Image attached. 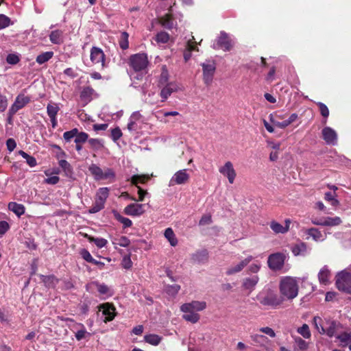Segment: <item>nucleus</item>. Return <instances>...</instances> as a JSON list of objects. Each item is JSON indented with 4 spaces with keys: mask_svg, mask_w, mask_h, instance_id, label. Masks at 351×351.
<instances>
[{
    "mask_svg": "<svg viewBox=\"0 0 351 351\" xmlns=\"http://www.w3.org/2000/svg\"><path fill=\"white\" fill-rule=\"evenodd\" d=\"M78 130L77 128H73L70 131L65 132L63 134L64 139L66 142H69L73 137H75L78 133Z\"/></svg>",
    "mask_w": 351,
    "mask_h": 351,
    "instance_id": "55",
    "label": "nucleus"
},
{
    "mask_svg": "<svg viewBox=\"0 0 351 351\" xmlns=\"http://www.w3.org/2000/svg\"><path fill=\"white\" fill-rule=\"evenodd\" d=\"M330 319L327 317L315 316L313 319V325L319 334L324 335Z\"/></svg>",
    "mask_w": 351,
    "mask_h": 351,
    "instance_id": "18",
    "label": "nucleus"
},
{
    "mask_svg": "<svg viewBox=\"0 0 351 351\" xmlns=\"http://www.w3.org/2000/svg\"><path fill=\"white\" fill-rule=\"evenodd\" d=\"M30 100V97L29 96L25 95L23 93L18 95L15 99L14 102L9 109V120H11L12 117L16 113L18 110L23 108L27 104H29Z\"/></svg>",
    "mask_w": 351,
    "mask_h": 351,
    "instance_id": "5",
    "label": "nucleus"
},
{
    "mask_svg": "<svg viewBox=\"0 0 351 351\" xmlns=\"http://www.w3.org/2000/svg\"><path fill=\"white\" fill-rule=\"evenodd\" d=\"M59 110V104L57 103L51 101L47 106V112L49 118L56 117Z\"/></svg>",
    "mask_w": 351,
    "mask_h": 351,
    "instance_id": "33",
    "label": "nucleus"
},
{
    "mask_svg": "<svg viewBox=\"0 0 351 351\" xmlns=\"http://www.w3.org/2000/svg\"><path fill=\"white\" fill-rule=\"evenodd\" d=\"M40 278L45 285L48 287H54L58 282V278L53 275H40Z\"/></svg>",
    "mask_w": 351,
    "mask_h": 351,
    "instance_id": "35",
    "label": "nucleus"
},
{
    "mask_svg": "<svg viewBox=\"0 0 351 351\" xmlns=\"http://www.w3.org/2000/svg\"><path fill=\"white\" fill-rule=\"evenodd\" d=\"M19 154L26 160L27 163L31 167H35L36 165V158L33 156H29L26 152L20 150Z\"/></svg>",
    "mask_w": 351,
    "mask_h": 351,
    "instance_id": "49",
    "label": "nucleus"
},
{
    "mask_svg": "<svg viewBox=\"0 0 351 351\" xmlns=\"http://www.w3.org/2000/svg\"><path fill=\"white\" fill-rule=\"evenodd\" d=\"M160 23L163 27L167 29H172L173 27V22L171 15L170 14H165L160 19Z\"/></svg>",
    "mask_w": 351,
    "mask_h": 351,
    "instance_id": "45",
    "label": "nucleus"
},
{
    "mask_svg": "<svg viewBox=\"0 0 351 351\" xmlns=\"http://www.w3.org/2000/svg\"><path fill=\"white\" fill-rule=\"evenodd\" d=\"M261 267V264L260 262L256 261L251 264L247 268V272L249 274H256L259 271Z\"/></svg>",
    "mask_w": 351,
    "mask_h": 351,
    "instance_id": "56",
    "label": "nucleus"
},
{
    "mask_svg": "<svg viewBox=\"0 0 351 351\" xmlns=\"http://www.w3.org/2000/svg\"><path fill=\"white\" fill-rule=\"evenodd\" d=\"M88 141V135L87 133L81 132L77 133V136L75 138V144H82L84 143L86 141Z\"/></svg>",
    "mask_w": 351,
    "mask_h": 351,
    "instance_id": "53",
    "label": "nucleus"
},
{
    "mask_svg": "<svg viewBox=\"0 0 351 351\" xmlns=\"http://www.w3.org/2000/svg\"><path fill=\"white\" fill-rule=\"evenodd\" d=\"M254 259L252 256H248L239 263L230 266L226 270L227 275H232L241 271L244 267H245L252 260Z\"/></svg>",
    "mask_w": 351,
    "mask_h": 351,
    "instance_id": "14",
    "label": "nucleus"
},
{
    "mask_svg": "<svg viewBox=\"0 0 351 351\" xmlns=\"http://www.w3.org/2000/svg\"><path fill=\"white\" fill-rule=\"evenodd\" d=\"M317 105L319 108L321 114L324 118V119L323 120V123L325 124L326 123L327 118L329 116V110L328 107L322 102H317Z\"/></svg>",
    "mask_w": 351,
    "mask_h": 351,
    "instance_id": "50",
    "label": "nucleus"
},
{
    "mask_svg": "<svg viewBox=\"0 0 351 351\" xmlns=\"http://www.w3.org/2000/svg\"><path fill=\"white\" fill-rule=\"evenodd\" d=\"M149 178V176L135 175L132 177L131 182L133 184L137 185L138 183H145Z\"/></svg>",
    "mask_w": 351,
    "mask_h": 351,
    "instance_id": "52",
    "label": "nucleus"
},
{
    "mask_svg": "<svg viewBox=\"0 0 351 351\" xmlns=\"http://www.w3.org/2000/svg\"><path fill=\"white\" fill-rule=\"evenodd\" d=\"M8 207L10 210L18 217H21L25 213V208L23 204L12 202L8 204Z\"/></svg>",
    "mask_w": 351,
    "mask_h": 351,
    "instance_id": "30",
    "label": "nucleus"
},
{
    "mask_svg": "<svg viewBox=\"0 0 351 351\" xmlns=\"http://www.w3.org/2000/svg\"><path fill=\"white\" fill-rule=\"evenodd\" d=\"M291 251L295 256H304L307 253V245L304 242H300L292 247Z\"/></svg>",
    "mask_w": 351,
    "mask_h": 351,
    "instance_id": "29",
    "label": "nucleus"
},
{
    "mask_svg": "<svg viewBox=\"0 0 351 351\" xmlns=\"http://www.w3.org/2000/svg\"><path fill=\"white\" fill-rule=\"evenodd\" d=\"M279 289L282 301L285 300H292L298 295V281L293 277H283L280 281Z\"/></svg>",
    "mask_w": 351,
    "mask_h": 351,
    "instance_id": "2",
    "label": "nucleus"
},
{
    "mask_svg": "<svg viewBox=\"0 0 351 351\" xmlns=\"http://www.w3.org/2000/svg\"><path fill=\"white\" fill-rule=\"evenodd\" d=\"M109 195V189L108 187L99 188L96 194V199L105 204Z\"/></svg>",
    "mask_w": 351,
    "mask_h": 351,
    "instance_id": "36",
    "label": "nucleus"
},
{
    "mask_svg": "<svg viewBox=\"0 0 351 351\" xmlns=\"http://www.w3.org/2000/svg\"><path fill=\"white\" fill-rule=\"evenodd\" d=\"M62 32L60 30L52 31L49 35L50 41L54 44H59L62 42Z\"/></svg>",
    "mask_w": 351,
    "mask_h": 351,
    "instance_id": "44",
    "label": "nucleus"
},
{
    "mask_svg": "<svg viewBox=\"0 0 351 351\" xmlns=\"http://www.w3.org/2000/svg\"><path fill=\"white\" fill-rule=\"evenodd\" d=\"M90 59L95 64L100 63L102 69L106 67V56L101 49L93 47L90 49Z\"/></svg>",
    "mask_w": 351,
    "mask_h": 351,
    "instance_id": "9",
    "label": "nucleus"
},
{
    "mask_svg": "<svg viewBox=\"0 0 351 351\" xmlns=\"http://www.w3.org/2000/svg\"><path fill=\"white\" fill-rule=\"evenodd\" d=\"M190 175L187 173L186 169H181L176 171L171 177L169 181V186L184 184L188 182Z\"/></svg>",
    "mask_w": 351,
    "mask_h": 351,
    "instance_id": "11",
    "label": "nucleus"
},
{
    "mask_svg": "<svg viewBox=\"0 0 351 351\" xmlns=\"http://www.w3.org/2000/svg\"><path fill=\"white\" fill-rule=\"evenodd\" d=\"M305 234L308 237H311L315 241H323L325 240L326 236V234H322L320 230L315 228H311L305 230Z\"/></svg>",
    "mask_w": 351,
    "mask_h": 351,
    "instance_id": "23",
    "label": "nucleus"
},
{
    "mask_svg": "<svg viewBox=\"0 0 351 351\" xmlns=\"http://www.w3.org/2000/svg\"><path fill=\"white\" fill-rule=\"evenodd\" d=\"M149 63L147 55L145 53L134 54L129 58V64L136 72L145 71Z\"/></svg>",
    "mask_w": 351,
    "mask_h": 351,
    "instance_id": "3",
    "label": "nucleus"
},
{
    "mask_svg": "<svg viewBox=\"0 0 351 351\" xmlns=\"http://www.w3.org/2000/svg\"><path fill=\"white\" fill-rule=\"evenodd\" d=\"M295 342L300 350H305L308 348V343L300 337L295 338Z\"/></svg>",
    "mask_w": 351,
    "mask_h": 351,
    "instance_id": "60",
    "label": "nucleus"
},
{
    "mask_svg": "<svg viewBox=\"0 0 351 351\" xmlns=\"http://www.w3.org/2000/svg\"><path fill=\"white\" fill-rule=\"evenodd\" d=\"M213 47L215 49H222L225 51H228L232 47V40L226 33L221 32Z\"/></svg>",
    "mask_w": 351,
    "mask_h": 351,
    "instance_id": "8",
    "label": "nucleus"
},
{
    "mask_svg": "<svg viewBox=\"0 0 351 351\" xmlns=\"http://www.w3.org/2000/svg\"><path fill=\"white\" fill-rule=\"evenodd\" d=\"M162 340V337L156 334H149L144 336V341L152 346H158Z\"/></svg>",
    "mask_w": 351,
    "mask_h": 351,
    "instance_id": "32",
    "label": "nucleus"
},
{
    "mask_svg": "<svg viewBox=\"0 0 351 351\" xmlns=\"http://www.w3.org/2000/svg\"><path fill=\"white\" fill-rule=\"evenodd\" d=\"M77 325L80 327V329L78 330L75 335L77 340L80 341L82 339H84L87 335H90V333L86 331L84 326L82 324H77Z\"/></svg>",
    "mask_w": 351,
    "mask_h": 351,
    "instance_id": "48",
    "label": "nucleus"
},
{
    "mask_svg": "<svg viewBox=\"0 0 351 351\" xmlns=\"http://www.w3.org/2000/svg\"><path fill=\"white\" fill-rule=\"evenodd\" d=\"M297 332L305 339H310L311 337L309 326L306 324H304L301 327L298 328Z\"/></svg>",
    "mask_w": 351,
    "mask_h": 351,
    "instance_id": "46",
    "label": "nucleus"
},
{
    "mask_svg": "<svg viewBox=\"0 0 351 351\" xmlns=\"http://www.w3.org/2000/svg\"><path fill=\"white\" fill-rule=\"evenodd\" d=\"M196 42L195 41L194 36H191V38L187 41L186 45V49L184 52V58L187 62L191 57V51L193 50L198 51V49L195 47Z\"/></svg>",
    "mask_w": 351,
    "mask_h": 351,
    "instance_id": "25",
    "label": "nucleus"
},
{
    "mask_svg": "<svg viewBox=\"0 0 351 351\" xmlns=\"http://www.w3.org/2000/svg\"><path fill=\"white\" fill-rule=\"evenodd\" d=\"M335 339L340 346L343 347L347 346L351 341V330H342L341 329Z\"/></svg>",
    "mask_w": 351,
    "mask_h": 351,
    "instance_id": "22",
    "label": "nucleus"
},
{
    "mask_svg": "<svg viewBox=\"0 0 351 351\" xmlns=\"http://www.w3.org/2000/svg\"><path fill=\"white\" fill-rule=\"evenodd\" d=\"M59 165L64 170L66 174L71 173V167L66 160H60L59 161Z\"/></svg>",
    "mask_w": 351,
    "mask_h": 351,
    "instance_id": "59",
    "label": "nucleus"
},
{
    "mask_svg": "<svg viewBox=\"0 0 351 351\" xmlns=\"http://www.w3.org/2000/svg\"><path fill=\"white\" fill-rule=\"evenodd\" d=\"M124 213L130 216H140L145 213L144 205L136 203L130 204L124 208Z\"/></svg>",
    "mask_w": 351,
    "mask_h": 351,
    "instance_id": "17",
    "label": "nucleus"
},
{
    "mask_svg": "<svg viewBox=\"0 0 351 351\" xmlns=\"http://www.w3.org/2000/svg\"><path fill=\"white\" fill-rule=\"evenodd\" d=\"M165 237L169 241L171 246H176L178 244V240L171 228H168L165 230Z\"/></svg>",
    "mask_w": 351,
    "mask_h": 351,
    "instance_id": "41",
    "label": "nucleus"
},
{
    "mask_svg": "<svg viewBox=\"0 0 351 351\" xmlns=\"http://www.w3.org/2000/svg\"><path fill=\"white\" fill-rule=\"evenodd\" d=\"M94 93L95 90L93 88L90 86L84 87L80 93V98L82 100L88 102L92 99V97Z\"/></svg>",
    "mask_w": 351,
    "mask_h": 351,
    "instance_id": "34",
    "label": "nucleus"
},
{
    "mask_svg": "<svg viewBox=\"0 0 351 351\" xmlns=\"http://www.w3.org/2000/svg\"><path fill=\"white\" fill-rule=\"evenodd\" d=\"M324 199L326 201L330 202L332 206H337L339 204V202L337 199V194L335 192H326L325 193Z\"/></svg>",
    "mask_w": 351,
    "mask_h": 351,
    "instance_id": "43",
    "label": "nucleus"
},
{
    "mask_svg": "<svg viewBox=\"0 0 351 351\" xmlns=\"http://www.w3.org/2000/svg\"><path fill=\"white\" fill-rule=\"evenodd\" d=\"M112 243L114 245V247L117 248V246L128 247L130 244V241L128 237L121 236L113 238Z\"/></svg>",
    "mask_w": 351,
    "mask_h": 351,
    "instance_id": "31",
    "label": "nucleus"
},
{
    "mask_svg": "<svg viewBox=\"0 0 351 351\" xmlns=\"http://www.w3.org/2000/svg\"><path fill=\"white\" fill-rule=\"evenodd\" d=\"M291 220L287 219L285 220V226H282L280 223L274 221L271 222L270 228L275 233H286L289 230V226Z\"/></svg>",
    "mask_w": 351,
    "mask_h": 351,
    "instance_id": "24",
    "label": "nucleus"
},
{
    "mask_svg": "<svg viewBox=\"0 0 351 351\" xmlns=\"http://www.w3.org/2000/svg\"><path fill=\"white\" fill-rule=\"evenodd\" d=\"M19 57L14 53L8 54L6 58L7 62L10 64H16L19 62Z\"/></svg>",
    "mask_w": 351,
    "mask_h": 351,
    "instance_id": "63",
    "label": "nucleus"
},
{
    "mask_svg": "<svg viewBox=\"0 0 351 351\" xmlns=\"http://www.w3.org/2000/svg\"><path fill=\"white\" fill-rule=\"evenodd\" d=\"M99 310L102 311V314L105 316L104 322L107 323L108 322L112 321L116 315V308L112 303L106 302L100 304L99 306Z\"/></svg>",
    "mask_w": 351,
    "mask_h": 351,
    "instance_id": "10",
    "label": "nucleus"
},
{
    "mask_svg": "<svg viewBox=\"0 0 351 351\" xmlns=\"http://www.w3.org/2000/svg\"><path fill=\"white\" fill-rule=\"evenodd\" d=\"M88 143L90 148L94 151L101 150L104 147V141L99 138H90L88 139Z\"/></svg>",
    "mask_w": 351,
    "mask_h": 351,
    "instance_id": "39",
    "label": "nucleus"
},
{
    "mask_svg": "<svg viewBox=\"0 0 351 351\" xmlns=\"http://www.w3.org/2000/svg\"><path fill=\"white\" fill-rule=\"evenodd\" d=\"M180 289V286L178 285H169L166 287V291L169 295H175Z\"/></svg>",
    "mask_w": 351,
    "mask_h": 351,
    "instance_id": "57",
    "label": "nucleus"
},
{
    "mask_svg": "<svg viewBox=\"0 0 351 351\" xmlns=\"http://www.w3.org/2000/svg\"><path fill=\"white\" fill-rule=\"evenodd\" d=\"M250 339L256 346L261 348H266V345L269 342L266 336L257 333L251 335Z\"/></svg>",
    "mask_w": 351,
    "mask_h": 351,
    "instance_id": "26",
    "label": "nucleus"
},
{
    "mask_svg": "<svg viewBox=\"0 0 351 351\" xmlns=\"http://www.w3.org/2000/svg\"><path fill=\"white\" fill-rule=\"evenodd\" d=\"M53 56V51H46L42 53L36 57V61L39 64H43L49 61Z\"/></svg>",
    "mask_w": 351,
    "mask_h": 351,
    "instance_id": "40",
    "label": "nucleus"
},
{
    "mask_svg": "<svg viewBox=\"0 0 351 351\" xmlns=\"http://www.w3.org/2000/svg\"><path fill=\"white\" fill-rule=\"evenodd\" d=\"M141 117V114L138 112H134L130 117L129 123H128V129L129 131H134L136 130V121L139 119Z\"/></svg>",
    "mask_w": 351,
    "mask_h": 351,
    "instance_id": "38",
    "label": "nucleus"
},
{
    "mask_svg": "<svg viewBox=\"0 0 351 351\" xmlns=\"http://www.w3.org/2000/svg\"><path fill=\"white\" fill-rule=\"evenodd\" d=\"M285 259V255L282 253L271 254L267 260L268 266L274 271L279 270L283 267Z\"/></svg>",
    "mask_w": 351,
    "mask_h": 351,
    "instance_id": "7",
    "label": "nucleus"
},
{
    "mask_svg": "<svg viewBox=\"0 0 351 351\" xmlns=\"http://www.w3.org/2000/svg\"><path fill=\"white\" fill-rule=\"evenodd\" d=\"M206 308L204 301L193 300L191 302L183 304L180 306V311L184 313L182 317L184 320L195 324L200 318L198 311H202Z\"/></svg>",
    "mask_w": 351,
    "mask_h": 351,
    "instance_id": "1",
    "label": "nucleus"
},
{
    "mask_svg": "<svg viewBox=\"0 0 351 351\" xmlns=\"http://www.w3.org/2000/svg\"><path fill=\"white\" fill-rule=\"evenodd\" d=\"M122 136V132L119 128H115L111 130V138L115 142Z\"/></svg>",
    "mask_w": 351,
    "mask_h": 351,
    "instance_id": "61",
    "label": "nucleus"
},
{
    "mask_svg": "<svg viewBox=\"0 0 351 351\" xmlns=\"http://www.w3.org/2000/svg\"><path fill=\"white\" fill-rule=\"evenodd\" d=\"M169 35L165 32H158L155 37V40L158 43L165 44L169 40Z\"/></svg>",
    "mask_w": 351,
    "mask_h": 351,
    "instance_id": "47",
    "label": "nucleus"
},
{
    "mask_svg": "<svg viewBox=\"0 0 351 351\" xmlns=\"http://www.w3.org/2000/svg\"><path fill=\"white\" fill-rule=\"evenodd\" d=\"M298 118V116L296 113L291 114L289 117L285 120L284 121L280 122L274 120L272 117V114H270V121L276 127L284 129L291 125L292 123L295 121Z\"/></svg>",
    "mask_w": 351,
    "mask_h": 351,
    "instance_id": "21",
    "label": "nucleus"
},
{
    "mask_svg": "<svg viewBox=\"0 0 351 351\" xmlns=\"http://www.w3.org/2000/svg\"><path fill=\"white\" fill-rule=\"evenodd\" d=\"M322 138L328 145H335L337 143V132L330 127H325L322 131Z\"/></svg>",
    "mask_w": 351,
    "mask_h": 351,
    "instance_id": "13",
    "label": "nucleus"
},
{
    "mask_svg": "<svg viewBox=\"0 0 351 351\" xmlns=\"http://www.w3.org/2000/svg\"><path fill=\"white\" fill-rule=\"evenodd\" d=\"M10 24V19L4 14H0V29L8 27Z\"/></svg>",
    "mask_w": 351,
    "mask_h": 351,
    "instance_id": "58",
    "label": "nucleus"
},
{
    "mask_svg": "<svg viewBox=\"0 0 351 351\" xmlns=\"http://www.w3.org/2000/svg\"><path fill=\"white\" fill-rule=\"evenodd\" d=\"M311 222L314 225L322 226H335L341 223V219L339 217H326L322 219H313Z\"/></svg>",
    "mask_w": 351,
    "mask_h": 351,
    "instance_id": "16",
    "label": "nucleus"
},
{
    "mask_svg": "<svg viewBox=\"0 0 351 351\" xmlns=\"http://www.w3.org/2000/svg\"><path fill=\"white\" fill-rule=\"evenodd\" d=\"M204 80L206 84H209L213 80L215 71V65L214 63H203Z\"/></svg>",
    "mask_w": 351,
    "mask_h": 351,
    "instance_id": "19",
    "label": "nucleus"
},
{
    "mask_svg": "<svg viewBox=\"0 0 351 351\" xmlns=\"http://www.w3.org/2000/svg\"><path fill=\"white\" fill-rule=\"evenodd\" d=\"M342 328L343 326L341 323L330 319L324 335H326L330 338H336L339 332H340V330Z\"/></svg>",
    "mask_w": 351,
    "mask_h": 351,
    "instance_id": "12",
    "label": "nucleus"
},
{
    "mask_svg": "<svg viewBox=\"0 0 351 351\" xmlns=\"http://www.w3.org/2000/svg\"><path fill=\"white\" fill-rule=\"evenodd\" d=\"M85 237H86L90 242H93L99 248L105 247L108 243L107 240L104 238H95L88 234H86Z\"/></svg>",
    "mask_w": 351,
    "mask_h": 351,
    "instance_id": "42",
    "label": "nucleus"
},
{
    "mask_svg": "<svg viewBox=\"0 0 351 351\" xmlns=\"http://www.w3.org/2000/svg\"><path fill=\"white\" fill-rule=\"evenodd\" d=\"M335 284L339 291L351 294V273L346 271L338 273Z\"/></svg>",
    "mask_w": 351,
    "mask_h": 351,
    "instance_id": "4",
    "label": "nucleus"
},
{
    "mask_svg": "<svg viewBox=\"0 0 351 351\" xmlns=\"http://www.w3.org/2000/svg\"><path fill=\"white\" fill-rule=\"evenodd\" d=\"M95 180H102L103 170L95 164H92L88 168Z\"/></svg>",
    "mask_w": 351,
    "mask_h": 351,
    "instance_id": "37",
    "label": "nucleus"
},
{
    "mask_svg": "<svg viewBox=\"0 0 351 351\" xmlns=\"http://www.w3.org/2000/svg\"><path fill=\"white\" fill-rule=\"evenodd\" d=\"M259 331L262 333H264L271 338H274L276 337L275 331L270 327H262L259 328Z\"/></svg>",
    "mask_w": 351,
    "mask_h": 351,
    "instance_id": "62",
    "label": "nucleus"
},
{
    "mask_svg": "<svg viewBox=\"0 0 351 351\" xmlns=\"http://www.w3.org/2000/svg\"><path fill=\"white\" fill-rule=\"evenodd\" d=\"M330 272L327 266L323 267L318 274V279L321 284L327 285L330 282Z\"/></svg>",
    "mask_w": 351,
    "mask_h": 351,
    "instance_id": "28",
    "label": "nucleus"
},
{
    "mask_svg": "<svg viewBox=\"0 0 351 351\" xmlns=\"http://www.w3.org/2000/svg\"><path fill=\"white\" fill-rule=\"evenodd\" d=\"M105 204L95 199V203L89 210L90 213H96L104 208Z\"/></svg>",
    "mask_w": 351,
    "mask_h": 351,
    "instance_id": "54",
    "label": "nucleus"
},
{
    "mask_svg": "<svg viewBox=\"0 0 351 351\" xmlns=\"http://www.w3.org/2000/svg\"><path fill=\"white\" fill-rule=\"evenodd\" d=\"M282 302L281 298H278L274 294H269L261 299V304L264 306H269L276 308L280 306Z\"/></svg>",
    "mask_w": 351,
    "mask_h": 351,
    "instance_id": "20",
    "label": "nucleus"
},
{
    "mask_svg": "<svg viewBox=\"0 0 351 351\" xmlns=\"http://www.w3.org/2000/svg\"><path fill=\"white\" fill-rule=\"evenodd\" d=\"M117 219L123 224L124 228H128L132 225V221L128 218L118 215Z\"/></svg>",
    "mask_w": 351,
    "mask_h": 351,
    "instance_id": "64",
    "label": "nucleus"
},
{
    "mask_svg": "<svg viewBox=\"0 0 351 351\" xmlns=\"http://www.w3.org/2000/svg\"><path fill=\"white\" fill-rule=\"evenodd\" d=\"M258 280L259 278L256 275L253 276L252 277L246 278L243 280V287L245 289L252 291L258 282Z\"/></svg>",
    "mask_w": 351,
    "mask_h": 351,
    "instance_id": "27",
    "label": "nucleus"
},
{
    "mask_svg": "<svg viewBox=\"0 0 351 351\" xmlns=\"http://www.w3.org/2000/svg\"><path fill=\"white\" fill-rule=\"evenodd\" d=\"M181 90L180 86L176 82L168 83L160 91V96L162 101H165L173 93Z\"/></svg>",
    "mask_w": 351,
    "mask_h": 351,
    "instance_id": "15",
    "label": "nucleus"
},
{
    "mask_svg": "<svg viewBox=\"0 0 351 351\" xmlns=\"http://www.w3.org/2000/svg\"><path fill=\"white\" fill-rule=\"evenodd\" d=\"M128 37L129 35L127 32H123L121 33L119 40V45L120 47L123 50L127 49L129 47Z\"/></svg>",
    "mask_w": 351,
    "mask_h": 351,
    "instance_id": "51",
    "label": "nucleus"
},
{
    "mask_svg": "<svg viewBox=\"0 0 351 351\" xmlns=\"http://www.w3.org/2000/svg\"><path fill=\"white\" fill-rule=\"evenodd\" d=\"M219 173L226 178L230 184H233L237 177V173L233 164L230 161H226L223 165L219 168Z\"/></svg>",
    "mask_w": 351,
    "mask_h": 351,
    "instance_id": "6",
    "label": "nucleus"
}]
</instances>
